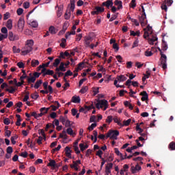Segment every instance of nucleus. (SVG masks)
<instances>
[{
  "mask_svg": "<svg viewBox=\"0 0 175 175\" xmlns=\"http://www.w3.org/2000/svg\"><path fill=\"white\" fill-rule=\"evenodd\" d=\"M46 75H48V76H53L54 70H46L42 74L43 77H44V76H46Z\"/></svg>",
  "mask_w": 175,
  "mask_h": 175,
  "instance_id": "dca6fc26",
  "label": "nucleus"
},
{
  "mask_svg": "<svg viewBox=\"0 0 175 175\" xmlns=\"http://www.w3.org/2000/svg\"><path fill=\"white\" fill-rule=\"evenodd\" d=\"M3 124H5V125H9V124H10V119L8 118H5L3 120Z\"/></svg>",
  "mask_w": 175,
  "mask_h": 175,
  "instance_id": "680f3d73",
  "label": "nucleus"
},
{
  "mask_svg": "<svg viewBox=\"0 0 175 175\" xmlns=\"http://www.w3.org/2000/svg\"><path fill=\"white\" fill-rule=\"evenodd\" d=\"M60 62H61V59H55V62H53V66H55V68H57Z\"/></svg>",
  "mask_w": 175,
  "mask_h": 175,
  "instance_id": "e433bc0d",
  "label": "nucleus"
},
{
  "mask_svg": "<svg viewBox=\"0 0 175 175\" xmlns=\"http://www.w3.org/2000/svg\"><path fill=\"white\" fill-rule=\"evenodd\" d=\"M38 65H39V60L33 59L31 61V66H33V68H36V66H38Z\"/></svg>",
  "mask_w": 175,
  "mask_h": 175,
  "instance_id": "c85d7f7f",
  "label": "nucleus"
},
{
  "mask_svg": "<svg viewBox=\"0 0 175 175\" xmlns=\"http://www.w3.org/2000/svg\"><path fill=\"white\" fill-rule=\"evenodd\" d=\"M66 155L68 158H72V150L69 146L65 148Z\"/></svg>",
  "mask_w": 175,
  "mask_h": 175,
  "instance_id": "f8f14e48",
  "label": "nucleus"
},
{
  "mask_svg": "<svg viewBox=\"0 0 175 175\" xmlns=\"http://www.w3.org/2000/svg\"><path fill=\"white\" fill-rule=\"evenodd\" d=\"M115 154H116V155H118V157H120V158L124 160V156L122 155V153L120 152L118 148H115Z\"/></svg>",
  "mask_w": 175,
  "mask_h": 175,
  "instance_id": "7c9ffc66",
  "label": "nucleus"
},
{
  "mask_svg": "<svg viewBox=\"0 0 175 175\" xmlns=\"http://www.w3.org/2000/svg\"><path fill=\"white\" fill-rule=\"evenodd\" d=\"M116 79L119 81V83H122L124 81H126L127 78L124 75H118Z\"/></svg>",
  "mask_w": 175,
  "mask_h": 175,
  "instance_id": "4468645a",
  "label": "nucleus"
},
{
  "mask_svg": "<svg viewBox=\"0 0 175 175\" xmlns=\"http://www.w3.org/2000/svg\"><path fill=\"white\" fill-rule=\"evenodd\" d=\"M61 72H66V69H65V63L62 62L59 66Z\"/></svg>",
  "mask_w": 175,
  "mask_h": 175,
  "instance_id": "72a5a7b5",
  "label": "nucleus"
},
{
  "mask_svg": "<svg viewBox=\"0 0 175 175\" xmlns=\"http://www.w3.org/2000/svg\"><path fill=\"white\" fill-rule=\"evenodd\" d=\"M113 0H107L102 3V6H105L107 9H110V8L113 7Z\"/></svg>",
  "mask_w": 175,
  "mask_h": 175,
  "instance_id": "9d476101",
  "label": "nucleus"
},
{
  "mask_svg": "<svg viewBox=\"0 0 175 175\" xmlns=\"http://www.w3.org/2000/svg\"><path fill=\"white\" fill-rule=\"evenodd\" d=\"M35 81H36V79H35L34 77H27V83L29 84H31V83H35Z\"/></svg>",
  "mask_w": 175,
  "mask_h": 175,
  "instance_id": "cd10ccee",
  "label": "nucleus"
},
{
  "mask_svg": "<svg viewBox=\"0 0 175 175\" xmlns=\"http://www.w3.org/2000/svg\"><path fill=\"white\" fill-rule=\"evenodd\" d=\"M107 105L108 102L107 100H99L96 104V109H103V106H105L104 110H106L107 109Z\"/></svg>",
  "mask_w": 175,
  "mask_h": 175,
  "instance_id": "7ed1b4c3",
  "label": "nucleus"
},
{
  "mask_svg": "<svg viewBox=\"0 0 175 175\" xmlns=\"http://www.w3.org/2000/svg\"><path fill=\"white\" fill-rule=\"evenodd\" d=\"M105 12V8L96 6L95 7V11L92 12V14H99V13H103Z\"/></svg>",
  "mask_w": 175,
  "mask_h": 175,
  "instance_id": "1a4fd4ad",
  "label": "nucleus"
},
{
  "mask_svg": "<svg viewBox=\"0 0 175 175\" xmlns=\"http://www.w3.org/2000/svg\"><path fill=\"white\" fill-rule=\"evenodd\" d=\"M157 40H158V38L157 37V36H152V38H148V43L149 44H154V42H157Z\"/></svg>",
  "mask_w": 175,
  "mask_h": 175,
  "instance_id": "f3484780",
  "label": "nucleus"
},
{
  "mask_svg": "<svg viewBox=\"0 0 175 175\" xmlns=\"http://www.w3.org/2000/svg\"><path fill=\"white\" fill-rule=\"evenodd\" d=\"M111 169H113V163H109L105 167V173H111Z\"/></svg>",
  "mask_w": 175,
  "mask_h": 175,
  "instance_id": "ddd939ff",
  "label": "nucleus"
},
{
  "mask_svg": "<svg viewBox=\"0 0 175 175\" xmlns=\"http://www.w3.org/2000/svg\"><path fill=\"white\" fill-rule=\"evenodd\" d=\"M161 9H162V10H165V12H167V5L165 4V3H163L161 5Z\"/></svg>",
  "mask_w": 175,
  "mask_h": 175,
  "instance_id": "052dcab7",
  "label": "nucleus"
},
{
  "mask_svg": "<svg viewBox=\"0 0 175 175\" xmlns=\"http://www.w3.org/2000/svg\"><path fill=\"white\" fill-rule=\"evenodd\" d=\"M139 46V40L137 39L135 41H134L132 49H135V47H137Z\"/></svg>",
  "mask_w": 175,
  "mask_h": 175,
  "instance_id": "4d7b16f0",
  "label": "nucleus"
},
{
  "mask_svg": "<svg viewBox=\"0 0 175 175\" xmlns=\"http://www.w3.org/2000/svg\"><path fill=\"white\" fill-rule=\"evenodd\" d=\"M66 132H67L68 135H70V136H72L73 135V129H72V128H70V127L67 129Z\"/></svg>",
  "mask_w": 175,
  "mask_h": 175,
  "instance_id": "13d9d810",
  "label": "nucleus"
},
{
  "mask_svg": "<svg viewBox=\"0 0 175 175\" xmlns=\"http://www.w3.org/2000/svg\"><path fill=\"white\" fill-rule=\"evenodd\" d=\"M60 47H62V49H65L66 47V39L62 38V42L60 43Z\"/></svg>",
  "mask_w": 175,
  "mask_h": 175,
  "instance_id": "c756f323",
  "label": "nucleus"
},
{
  "mask_svg": "<svg viewBox=\"0 0 175 175\" xmlns=\"http://www.w3.org/2000/svg\"><path fill=\"white\" fill-rule=\"evenodd\" d=\"M30 25H31V27H32L33 28H38V22L33 21H32V22L30 23Z\"/></svg>",
  "mask_w": 175,
  "mask_h": 175,
  "instance_id": "c03bdc74",
  "label": "nucleus"
},
{
  "mask_svg": "<svg viewBox=\"0 0 175 175\" xmlns=\"http://www.w3.org/2000/svg\"><path fill=\"white\" fill-rule=\"evenodd\" d=\"M64 18H65V20H69V18H70V11L66 12V13L64 14Z\"/></svg>",
  "mask_w": 175,
  "mask_h": 175,
  "instance_id": "a19ab883",
  "label": "nucleus"
},
{
  "mask_svg": "<svg viewBox=\"0 0 175 175\" xmlns=\"http://www.w3.org/2000/svg\"><path fill=\"white\" fill-rule=\"evenodd\" d=\"M6 27L8 29H12V28H13V21H12V19H9L7 21Z\"/></svg>",
  "mask_w": 175,
  "mask_h": 175,
  "instance_id": "4be33fe9",
  "label": "nucleus"
},
{
  "mask_svg": "<svg viewBox=\"0 0 175 175\" xmlns=\"http://www.w3.org/2000/svg\"><path fill=\"white\" fill-rule=\"evenodd\" d=\"M6 151L8 154H12L13 152V148H12V146H8Z\"/></svg>",
  "mask_w": 175,
  "mask_h": 175,
  "instance_id": "e2e57ef3",
  "label": "nucleus"
},
{
  "mask_svg": "<svg viewBox=\"0 0 175 175\" xmlns=\"http://www.w3.org/2000/svg\"><path fill=\"white\" fill-rule=\"evenodd\" d=\"M113 49H114L115 51H118L120 50V47H118V44L117 43H114L113 44Z\"/></svg>",
  "mask_w": 175,
  "mask_h": 175,
  "instance_id": "338daca9",
  "label": "nucleus"
},
{
  "mask_svg": "<svg viewBox=\"0 0 175 175\" xmlns=\"http://www.w3.org/2000/svg\"><path fill=\"white\" fill-rule=\"evenodd\" d=\"M16 13H17L18 16H21V14H23V13H24V10H23V8H18L16 10Z\"/></svg>",
  "mask_w": 175,
  "mask_h": 175,
  "instance_id": "5fc2aeb1",
  "label": "nucleus"
},
{
  "mask_svg": "<svg viewBox=\"0 0 175 175\" xmlns=\"http://www.w3.org/2000/svg\"><path fill=\"white\" fill-rule=\"evenodd\" d=\"M146 18H147V15L146 14V13H142V15L139 16V20L142 27H144L147 25L148 22L146 21Z\"/></svg>",
  "mask_w": 175,
  "mask_h": 175,
  "instance_id": "423d86ee",
  "label": "nucleus"
},
{
  "mask_svg": "<svg viewBox=\"0 0 175 175\" xmlns=\"http://www.w3.org/2000/svg\"><path fill=\"white\" fill-rule=\"evenodd\" d=\"M111 121H113V116H108L107 118L106 119V122H107L108 124H110Z\"/></svg>",
  "mask_w": 175,
  "mask_h": 175,
  "instance_id": "774afa93",
  "label": "nucleus"
},
{
  "mask_svg": "<svg viewBox=\"0 0 175 175\" xmlns=\"http://www.w3.org/2000/svg\"><path fill=\"white\" fill-rule=\"evenodd\" d=\"M118 14H113V15L111 16V17L110 18L109 21H110V22L114 21V20H116V18H117V17H118Z\"/></svg>",
  "mask_w": 175,
  "mask_h": 175,
  "instance_id": "69168bd1",
  "label": "nucleus"
},
{
  "mask_svg": "<svg viewBox=\"0 0 175 175\" xmlns=\"http://www.w3.org/2000/svg\"><path fill=\"white\" fill-rule=\"evenodd\" d=\"M6 38H8V34L0 33V42L3 40V39H6Z\"/></svg>",
  "mask_w": 175,
  "mask_h": 175,
  "instance_id": "0e129e2a",
  "label": "nucleus"
},
{
  "mask_svg": "<svg viewBox=\"0 0 175 175\" xmlns=\"http://www.w3.org/2000/svg\"><path fill=\"white\" fill-rule=\"evenodd\" d=\"M8 39L10 42H14L20 39L18 35L13 33L12 31H10L8 34Z\"/></svg>",
  "mask_w": 175,
  "mask_h": 175,
  "instance_id": "0eeeda50",
  "label": "nucleus"
},
{
  "mask_svg": "<svg viewBox=\"0 0 175 175\" xmlns=\"http://www.w3.org/2000/svg\"><path fill=\"white\" fill-rule=\"evenodd\" d=\"M31 98L36 100V99L39 98V94H38V92H36L34 94H31Z\"/></svg>",
  "mask_w": 175,
  "mask_h": 175,
  "instance_id": "79ce46f5",
  "label": "nucleus"
},
{
  "mask_svg": "<svg viewBox=\"0 0 175 175\" xmlns=\"http://www.w3.org/2000/svg\"><path fill=\"white\" fill-rule=\"evenodd\" d=\"M25 25V21L24 20V18L21 17L17 24L18 32H23Z\"/></svg>",
  "mask_w": 175,
  "mask_h": 175,
  "instance_id": "20e7f679",
  "label": "nucleus"
},
{
  "mask_svg": "<svg viewBox=\"0 0 175 175\" xmlns=\"http://www.w3.org/2000/svg\"><path fill=\"white\" fill-rule=\"evenodd\" d=\"M72 102L73 103H80V96H74L72 97Z\"/></svg>",
  "mask_w": 175,
  "mask_h": 175,
  "instance_id": "412c9836",
  "label": "nucleus"
},
{
  "mask_svg": "<svg viewBox=\"0 0 175 175\" xmlns=\"http://www.w3.org/2000/svg\"><path fill=\"white\" fill-rule=\"evenodd\" d=\"M40 75H42V73L36 72L33 74V77H35V79L36 80V79H38V77H40Z\"/></svg>",
  "mask_w": 175,
  "mask_h": 175,
  "instance_id": "8fccbe9b",
  "label": "nucleus"
},
{
  "mask_svg": "<svg viewBox=\"0 0 175 175\" xmlns=\"http://www.w3.org/2000/svg\"><path fill=\"white\" fill-rule=\"evenodd\" d=\"M49 110H50V107H48V108L42 107V108H40V113H43L44 114H47V113H49Z\"/></svg>",
  "mask_w": 175,
  "mask_h": 175,
  "instance_id": "a878e982",
  "label": "nucleus"
},
{
  "mask_svg": "<svg viewBox=\"0 0 175 175\" xmlns=\"http://www.w3.org/2000/svg\"><path fill=\"white\" fill-rule=\"evenodd\" d=\"M12 50H13V53H20V51H21L20 50V49H17V46H14L12 47Z\"/></svg>",
  "mask_w": 175,
  "mask_h": 175,
  "instance_id": "603ef678",
  "label": "nucleus"
},
{
  "mask_svg": "<svg viewBox=\"0 0 175 175\" xmlns=\"http://www.w3.org/2000/svg\"><path fill=\"white\" fill-rule=\"evenodd\" d=\"M49 32L51 33H52V35H55V33H57V29H55V27H54V26H51L49 27Z\"/></svg>",
  "mask_w": 175,
  "mask_h": 175,
  "instance_id": "b1692460",
  "label": "nucleus"
},
{
  "mask_svg": "<svg viewBox=\"0 0 175 175\" xmlns=\"http://www.w3.org/2000/svg\"><path fill=\"white\" fill-rule=\"evenodd\" d=\"M139 95H141V96H142L141 98L142 102H145V100H148V94H147V92L143 91L142 92H141L139 94Z\"/></svg>",
  "mask_w": 175,
  "mask_h": 175,
  "instance_id": "9b49d317",
  "label": "nucleus"
},
{
  "mask_svg": "<svg viewBox=\"0 0 175 175\" xmlns=\"http://www.w3.org/2000/svg\"><path fill=\"white\" fill-rule=\"evenodd\" d=\"M42 83H43V81L42 79L37 81L34 85V88L36 90H38V88H39V87H40V85H42Z\"/></svg>",
  "mask_w": 175,
  "mask_h": 175,
  "instance_id": "5701e85b",
  "label": "nucleus"
},
{
  "mask_svg": "<svg viewBox=\"0 0 175 175\" xmlns=\"http://www.w3.org/2000/svg\"><path fill=\"white\" fill-rule=\"evenodd\" d=\"M56 165L55 160H51L48 163V166H51V167H55Z\"/></svg>",
  "mask_w": 175,
  "mask_h": 175,
  "instance_id": "ea45409f",
  "label": "nucleus"
},
{
  "mask_svg": "<svg viewBox=\"0 0 175 175\" xmlns=\"http://www.w3.org/2000/svg\"><path fill=\"white\" fill-rule=\"evenodd\" d=\"M144 39H147V38L150 36V33L147 31V29H144Z\"/></svg>",
  "mask_w": 175,
  "mask_h": 175,
  "instance_id": "3c124183",
  "label": "nucleus"
},
{
  "mask_svg": "<svg viewBox=\"0 0 175 175\" xmlns=\"http://www.w3.org/2000/svg\"><path fill=\"white\" fill-rule=\"evenodd\" d=\"M16 65L20 69H24V63L23 62H18Z\"/></svg>",
  "mask_w": 175,
  "mask_h": 175,
  "instance_id": "6e6d98bb",
  "label": "nucleus"
},
{
  "mask_svg": "<svg viewBox=\"0 0 175 175\" xmlns=\"http://www.w3.org/2000/svg\"><path fill=\"white\" fill-rule=\"evenodd\" d=\"M160 61L162 65V68L165 70V69H167V64H166V62L167 61V57H166V55L161 53Z\"/></svg>",
  "mask_w": 175,
  "mask_h": 175,
  "instance_id": "39448f33",
  "label": "nucleus"
},
{
  "mask_svg": "<svg viewBox=\"0 0 175 175\" xmlns=\"http://www.w3.org/2000/svg\"><path fill=\"white\" fill-rule=\"evenodd\" d=\"M96 155L97 157H99L100 159H103V157H102V155H103V152L101 150H98L97 152L96 153Z\"/></svg>",
  "mask_w": 175,
  "mask_h": 175,
  "instance_id": "4c0bfd02",
  "label": "nucleus"
},
{
  "mask_svg": "<svg viewBox=\"0 0 175 175\" xmlns=\"http://www.w3.org/2000/svg\"><path fill=\"white\" fill-rule=\"evenodd\" d=\"M113 120L116 124H118V125H119L120 126H122V123H121V122H120V120H118V118L117 116H115Z\"/></svg>",
  "mask_w": 175,
  "mask_h": 175,
  "instance_id": "f704fd0d",
  "label": "nucleus"
},
{
  "mask_svg": "<svg viewBox=\"0 0 175 175\" xmlns=\"http://www.w3.org/2000/svg\"><path fill=\"white\" fill-rule=\"evenodd\" d=\"M93 135L94 136V143H96L97 140H98V131H93Z\"/></svg>",
  "mask_w": 175,
  "mask_h": 175,
  "instance_id": "de8ad7c7",
  "label": "nucleus"
},
{
  "mask_svg": "<svg viewBox=\"0 0 175 175\" xmlns=\"http://www.w3.org/2000/svg\"><path fill=\"white\" fill-rule=\"evenodd\" d=\"M94 128H96V123H93V124H92L88 127V130H89V131H94Z\"/></svg>",
  "mask_w": 175,
  "mask_h": 175,
  "instance_id": "864d4df0",
  "label": "nucleus"
},
{
  "mask_svg": "<svg viewBox=\"0 0 175 175\" xmlns=\"http://www.w3.org/2000/svg\"><path fill=\"white\" fill-rule=\"evenodd\" d=\"M168 148H170V150H171L172 151L174 150H175V142H170L168 146Z\"/></svg>",
  "mask_w": 175,
  "mask_h": 175,
  "instance_id": "2f4dec72",
  "label": "nucleus"
},
{
  "mask_svg": "<svg viewBox=\"0 0 175 175\" xmlns=\"http://www.w3.org/2000/svg\"><path fill=\"white\" fill-rule=\"evenodd\" d=\"M75 0H70V10L75 12Z\"/></svg>",
  "mask_w": 175,
  "mask_h": 175,
  "instance_id": "58836bf2",
  "label": "nucleus"
},
{
  "mask_svg": "<svg viewBox=\"0 0 175 175\" xmlns=\"http://www.w3.org/2000/svg\"><path fill=\"white\" fill-rule=\"evenodd\" d=\"M130 5L131 8L135 9V8H136V0H132Z\"/></svg>",
  "mask_w": 175,
  "mask_h": 175,
  "instance_id": "bf43d9fd",
  "label": "nucleus"
},
{
  "mask_svg": "<svg viewBox=\"0 0 175 175\" xmlns=\"http://www.w3.org/2000/svg\"><path fill=\"white\" fill-rule=\"evenodd\" d=\"M161 47L163 51H166V50H167V43L166 42V41H165L164 38L162 39Z\"/></svg>",
  "mask_w": 175,
  "mask_h": 175,
  "instance_id": "a211bd4d",
  "label": "nucleus"
},
{
  "mask_svg": "<svg viewBox=\"0 0 175 175\" xmlns=\"http://www.w3.org/2000/svg\"><path fill=\"white\" fill-rule=\"evenodd\" d=\"M88 91V86H83L81 90L79 91L81 94H85Z\"/></svg>",
  "mask_w": 175,
  "mask_h": 175,
  "instance_id": "c9c22d12",
  "label": "nucleus"
},
{
  "mask_svg": "<svg viewBox=\"0 0 175 175\" xmlns=\"http://www.w3.org/2000/svg\"><path fill=\"white\" fill-rule=\"evenodd\" d=\"M40 69H42L41 70V73H44L46 72V70H47L46 68H44V65L42 64L40 65L38 68H37V72H39L40 70Z\"/></svg>",
  "mask_w": 175,
  "mask_h": 175,
  "instance_id": "aec40b11",
  "label": "nucleus"
},
{
  "mask_svg": "<svg viewBox=\"0 0 175 175\" xmlns=\"http://www.w3.org/2000/svg\"><path fill=\"white\" fill-rule=\"evenodd\" d=\"M33 40H27L25 46L22 49V55H27L33 50Z\"/></svg>",
  "mask_w": 175,
  "mask_h": 175,
  "instance_id": "f257e3e1",
  "label": "nucleus"
},
{
  "mask_svg": "<svg viewBox=\"0 0 175 175\" xmlns=\"http://www.w3.org/2000/svg\"><path fill=\"white\" fill-rule=\"evenodd\" d=\"M64 125L66 128H70L72 126V124H70V120H66V122L64 123Z\"/></svg>",
  "mask_w": 175,
  "mask_h": 175,
  "instance_id": "a18cd8bd",
  "label": "nucleus"
},
{
  "mask_svg": "<svg viewBox=\"0 0 175 175\" xmlns=\"http://www.w3.org/2000/svg\"><path fill=\"white\" fill-rule=\"evenodd\" d=\"M130 35L131 36H140V31H137L136 32H135V31H130Z\"/></svg>",
  "mask_w": 175,
  "mask_h": 175,
  "instance_id": "393cba45",
  "label": "nucleus"
},
{
  "mask_svg": "<svg viewBox=\"0 0 175 175\" xmlns=\"http://www.w3.org/2000/svg\"><path fill=\"white\" fill-rule=\"evenodd\" d=\"M10 89L7 88L5 89V91L7 92H9L10 94H14V92H16V89H14V88H13V86L10 87Z\"/></svg>",
  "mask_w": 175,
  "mask_h": 175,
  "instance_id": "bb28decb",
  "label": "nucleus"
},
{
  "mask_svg": "<svg viewBox=\"0 0 175 175\" xmlns=\"http://www.w3.org/2000/svg\"><path fill=\"white\" fill-rule=\"evenodd\" d=\"M164 3L167 5V6H172V3H173V0H165Z\"/></svg>",
  "mask_w": 175,
  "mask_h": 175,
  "instance_id": "49530a36",
  "label": "nucleus"
},
{
  "mask_svg": "<svg viewBox=\"0 0 175 175\" xmlns=\"http://www.w3.org/2000/svg\"><path fill=\"white\" fill-rule=\"evenodd\" d=\"M131 121H132L131 119H129L127 120H124L123 124H122V126H128L129 125V124H131Z\"/></svg>",
  "mask_w": 175,
  "mask_h": 175,
  "instance_id": "473e14b6",
  "label": "nucleus"
},
{
  "mask_svg": "<svg viewBox=\"0 0 175 175\" xmlns=\"http://www.w3.org/2000/svg\"><path fill=\"white\" fill-rule=\"evenodd\" d=\"M114 4L116 5V6H118V10H120V9H122V1H121V0H116L114 1Z\"/></svg>",
  "mask_w": 175,
  "mask_h": 175,
  "instance_id": "2eb2a0df",
  "label": "nucleus"
},
{
  "mask_svg": "<svg viewBox=\"0 0 175 175\" xmlns=\"http://www.w3.org/2000/svg\"><path fill=\"white\" fill-rule=\"evenodd\" d=\"M140 170H142V167L139 165V163H137L135 167L133 165L131 167V172L133 173V174L137 173V172Z\"/></svg>",
  "mask_w": 175,
  "mask_h": 175,
  "instance_id": "6e6552de",
  "label": "nucleus"
},
{
  "mask_svg": "<svg viewBox=\"0 0 175 175\" xmlns=\"http://www.w3.org/2000/svg\"><path fill=\"white\" fill-rule=\"evenodd\" d=\"M16 117L17 118V120L16 122V126H20L21 125V121H23L21 120V116L16 114Z\"/></svg>",
  "mask_w": 175,
  "mask_h": 175,
  "instance_id": "6ab92c4d",
  "label": "nucleus"
},
{
  "mask_svg": "<svg viewBox=\"0 0 175 175\" xmlns=\"http://www.w3.org/2000/svg\"><path fill=\"white\" fill-rule=\"evenodd\" d=\"M66 118H67L66 116V118L62 116L59 117V121H60V122H62L63 125H65Z\"/></svg>",
  "mask_w": 175,
  "mask_h": 175,
  "instance_id": "37998d69",
  "label": "nucleus"
},
{
  "mask_svg": "<svg viewBox=\"0 0 175 175\" xmlns=\"http://www.w3.org/2000/svg\"><path fill=\"white\" fill-rule=\"evenodd\" d=\"M64 75H65V77H68V76H73V72H72L70 70H68L66 71Z\"/></svg>",
  "mask_w": 175,
  "mask_h": 175,
  "instance_id": "09e8293b",
  "label": "nucleus"
},
{
  "mask_svg": "<svg viewBox=\"0 0 175 175\" xmlns=\"http://www.w3.org/2000/svg\"><path fill=\"white\" fill-rule=\"evenodd\" d=\"M120 131L118 130H109L108 133H107L106 138H109L111 140H117L118 139L117 136H119Z\"/></svg>",
  "mask_w": 175,
  "mask_h": 175,
  "instance_id": "f03ea898",
  "label": "nucleus"
}]
</instances>
